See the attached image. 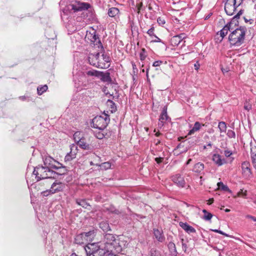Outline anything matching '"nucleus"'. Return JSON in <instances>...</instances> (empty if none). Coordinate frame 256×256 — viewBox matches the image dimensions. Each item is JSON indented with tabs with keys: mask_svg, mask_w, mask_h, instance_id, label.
<instances>
[{
	"mask_svg": "<svg viewBox=\"0 0 256 256\" xmlns=\"http://www.w3.org/2000/svg\"><path fill=\"white\" fill-rule=\"evenodd\" d=\"M44 166H46L49 170L57 168V166L56 165V164H60L56 162L50 156H46L44 158Z\"/></svg>",
	"mask_w": 256,
	"mask_h": 256,
	"instance_id": "ddd939ff",
	"label": "nucleus"
},
{
	"mask_svg": "<svg viewBox=\"0 0 256 256\" xmlns=\"http://www.w3.org/2000/svg\"><path fill=\"white\" fill-rule=\"evenodd\" d=\"M250 164L248 162H244L242 164V174L245 178H248L252 176V173L250 168Z\"/></svg>",
	"mask_w": 256,
	"mask_h": 256,
	"instance_id": "1a4fd4ad",
	"label": "nucleus"
},
{
	"mask_svg": "<svg viewBox=\"0 0 256 256\" xmlns=\"http://www.w3.org/2000/svg\"><path fill=\"white\" fill-rule=\"evenodd\" d=\"M214 198H210L208 200V205H210L213 202H214Z\"/></svg>",
	"mask_w": 256,
	"mask_h": 256,
	"instance_id": "680f3d73",
	"label": "nucleus"
},
{
	"mask_svg": "<svg viewBox=\"0 0 256 256\" xmlns=\"http://www.w3.org/2000/svg\"><path fill=\"white\" fill-rule=\"evenodd\" d=\"M226 135L230 138H236L235 132L234 130H228Z\"/></svg>",
	"mask_w": 256,
	"mask_h": 256,
	"instance_id": "ea45409f",
	"label": "nucleus"
},
{
	"mask_svg": "<svg viewBox=\"0 0 256 256\" xmlns=\"http://www.w3.org/2000/svg\"><path fill=\"white\" fill-rule=\"evenodd\" d=\"M78 151V146L74 144H72L70 146V152L68 153L64 158V161L70 162L75 158L76 157V155L77 154Z\"/></svg>",
	"mask_w": 256,
	"mask_h": 256,
	"instance_id": "9b49d317",
	"label": "nucleus"
},
{
	"mask_svg": "<svg viewBox=\"0 0 256 256\" xmlns=\"http://www.w3.org/2000/svg\"><path fill=\"white\" fill-rule=\"evenodd\" d=\"M19 98L22 100H26L27 97L26 96H22Z\"/></svg>",
	"mask_w": 256,
	"mask_h": 256,
	"instance_id": "0e129e2a",
	"label": "nucleus"
},
{
	"mask_svg": "<svg viewBox=\"0 0 256 256\" xmlns=\"http://www.w3.org/2000/svg\"><path fill=\"white\" fill-rule=\"evenodd\" d=\"M250 153L252 158L256 157V144H251Z\"/></svg>",
	"mask_w": 256,
	"mask_h": 256,
	"instance_id": "58836bf2",
	"label": "nucleus"
},
{
	"mask_svg": "<svg viewBox=\"0 0 256 256\" xmlns=\"http://www.w3.org/2000/svg\"><path fill=\"white\" fill-rule=\"evenodd\" d=\"M219 32H220V36L222 38H224L226 36V34L224 32V31L222 30H221Z\"/></svg>",
	"mask_w": 256,
	"mask_h": 256,
	"instance_id": "bf43d9fd",
	"label": "nucleus"
},
{
	"mask_svg": "<svg viewBox=\"0 0 256 256\" xmlns=\"http://www.w3.org/2000/svg\"><path fill=\"white\" fill-rule=\"evenodd\" d=\"M60 166H57V168H54L57 170V172H54L53 170V172L55 174L54 175V176H52L51 178H58L59 176H62L66 174L67 170L66 167L62 166V164H60Z\"/></svg>",
	"mask_w": 256,
	"mask_h": 256,
	"instance_id": "6ab92c4d",
	"label": "nucleus"
},
{
	"mask_svg": "<svg viewBox=\"0 0 256 256\" xmlns=\"http://www.w3.org/2000/svg\"><path fill=\"white\" fill-rule=\"evenodd\" d=\"M231 22H229L223 28L222 30L224 31V32L226 35L228 33V31H230L232 30L231 28Z\"/></svg>",
	"mask_w": 256,
	"mask_h": 256,
	"instance_id": "4c0bfd02",
	"label": "nucleus"
},
{
	"mask_svg": "<svg viewBox=\"0 0 256 256\" xmlns=\"http://www.w3.org/2000/svg\"><path fill=\"white\" fill-rule=\"evenodd\" d=\"M236 8V6L232 2V0L230 2H226L224 6V10L226 14L228 16H232Z\"/></svg>",
	"mask_w": 256,
	"mask_h": 256,
	"instance_id": "4468645a",
	"label": "nucleus"
},
{
	"mask_svg": "<svg viewBox=\"0 0 256 256\" xmlns=\"http://www.w3.org/2000/svg\"><path fill=\"white\" fill-rule=\"evenodd\" d=\"M180 226L188 234L194 233L196 232V230L192 226L188 224L186 222H180Z\"/></svg>",
	"mask_w": 256,
	"mask_h": 256,
	"instance_id": "412c9836",
	"label": "nucleus"
},
{
	"mask_svg": "<svg viewBox=\"0 0 256 256\" xmlns=\"http://www.w3.org/2000/svg\"><path fill=\"white\" fill-rule=\"evenodd\" d=\"M80 132H76L74 134V142L77 143L78 142V140H80L81 138H80Z\"/></svg>",
	"mask_w": 256,
	"mask_h": 256,
	"instance_id": "a19ab883",
	"label": "nucleus"
},
{
	"mask_svg": "<svg viewBox=\"0 0 256 256\" xmlns=\"http://www.w3.org/2000/svg\"><path fill=\"white\" fill-rule=\"evenodd\" d=\"M184 239L182 240V247L183 250L184 252H186V250L187 246H186V244L184 242Z\"/></svg>",
	"mask_w": 256,
	"mask_h": 256,
	"instance_id": "6e6d98bb",
	"label": "nucleus"
},
{
	"mask_svg": "<svg viewBox=\"0 0 256 256\" xmlns=\"http://www.w3.org/2000/svg\"><path fill=\"white\" fill-rule=\"evenodd\" d=\"M252 106L250 104L246 102L244 105V108L246 110H249L251 108Z\"/></svg>",
	"mask_w": 256,
	"mask_h": 256,
	"instance_id": "8fccbe9b",
	"label": "nucleus"
},
{
	"mask_svg": "<svg viewBox=\"0 0 256 256\" xmlns=\"http://www.w3.org/2000/svg\"><path fill=\"white\" fill-rule=\"evenodd\" d=\"M76 144L81 148L84 150L92 151L94 149V146L86 142L84 138H82L80 140H78Z\"/></svg>",
	"mask_w": 256,
	"mask_h": 256,
	"instance_id": "a211bd4d",
	"label": "nucleus"
},
{
	"mask_svg": "<svg viewBox=\"0 0 256 256\" xmlns=\"http://www.w3.org/2000/svg\"><path fill=\"white\" fill-rule=\"evenodd\" d=\"M246 218H250L253 221L256 222V218L254 216H253L250 215H247V216H246Z\"/></svg>",
	"mask_w": 256,
	"mask_h": 256,
	"instance_id": "4d7b16f0",
	"label": "nucleus"
},
{
	"mask_svg": "<svg viewBox=\"0 0 256 256\" xmlns=\"http://www.w3.org/2000/svg\"><path fill=\"white\" fill-rule=\"evenodd\" d=\"M108 16L114 18V20L119 18L120 12L118 8L116 7H112L108 8Z\"/></svg>",
	"mask_w": 256,
	"mask_h": 256,
	"instance_id": "dca6fc26",
	"label": "nucleus"
},
{
	"mask_svg": "<svg viewBox=\"0 0 256 256\" xmlns=\"http://www.w3.org/2000/svg\"><path fill=\"white\" fill-rule=\"evenodd\" d=\"M218 186L219 190H221L223 191L228 192L230 193L232 192V191L230 190L228 186L226 185H224L222 182H219L218 183Z\"/></svg>",
	"mask_w": 256,
	"mask_h": 256,
	"instance_id": "7c9ffc66",
	"label": "nucleus"
},
{
	"mask_svg": "<svg viewBox=\"0 0 256 256\" xmlns=\"http://www.w3.org/2000/svg\"><path fill=\"white\" fill-rule=\"evenodd\" d=\"M246 30L245 27L240 26L232 31L228 36L230 44L233 46H240L244 42Z\"/></svg>",
	"mask_w": 256,
	"mask_h": 256,
	"instance_id": "f03ea898",
	"label": "nucleus"
},
{
	"mask_svg": "<svg viewBox=\"0 0 256 256\" xmlns=\"http://www.w3.org/2000/svg\"><path fill=\"white\" fill-rule=\"evenodd\" d=\"M100 168L102 170H107L110 168L111 164L110 162H104L99 165Z\"/></svg>",
	"mask_w": 256,
	"mask_h": 256,
	"instance_id": "c9c22d12",
	"label": "nucleus"
},
{
	"mask_svg": "<svg viewBox=\"0 0 256 256\" xmlns=\"http://www.w3.org/2000/svg\"><path fill=\"white\" fill-rule=\"evenodd\" d=\"M76 202L78 204L85 208H86L88 206H90V204L86 202L85 200L84 199H77L76 200Z\"/></svg>",
	"mask_w": 256,
	"mask_h": 256,
	"instance_id": "c756f323",
	"label": "nucleus"
},
{
	"mask_svg": "<svg viewBox=\"0 0 256 256\" xmlns=\"http://www.w3.org/2000/svg\"><path fill=\"white\" fill-rule=\"evenodd\" d=\"M167 111V106H164L163 108V110H162V112H166Z\"/></svg>",
	"mask_w": 256,
	"mask_h": 256,
	"instance_id": "774afa93",
	"label": "nucleus"
},
{
	"mask_svg": "<svg viewBox=\"0 0 256 256\" xmlns=\"http://www.w3.org/2000/svg\"><path fill=\"white\" fill-rule=\"evenodd\" d=\"M146 54H143L142 52H140V60L142 61L144 60L146 58Z\"/></svg>",
	"mask_w": 256,
	"mask_h": 256,
	"instance_id": "603ef678",
	"label": "nucleus"
},
{
	"mask_svg": "<svg viewBox=\"0 0 256 256\" xmlns=\"http://www.w3.org/2000/svg\"><path fill=\"white\" fill-rule=\"evenodd\" d=\"M201 126L202 125L199 122H196L194 124V127L192 130H190L188 134L189 135H191L193 134L195 132L199 130L201 128Z\"/></svg>",
	"mask_w": 256,
	"mask_h": 256,
	"instance_id": "c85d7f7f",
	"label": "nucleus"
},
{
	"mask_svg": "<svg viewBox=\"0 0 256 256\" xmlns=\"http://www.w3.org/2000/svg\"><path fill=\"white\" fill-rule=\"evenodd\" d=\"M71 6L72 9L74 12H76L84 10H88L90 7V5L88 3L78 2L72 4Z\"/></svg>",
	"mask_w": 256,
	"mask_h": 256,
	"instance_id": "9d476101",
	"label": "nucleus"
},
{
	"mask_svg": "<svg viewBox=\"0 0 256 256\" xmlns=\"http://www.w3.org/2000/svg\"><path fill=\"white\" fill-rule=\"evenodd\" d=\"M168 247L170 252L172 256H176L178 254L175 244L173 242H170L168 244Z\"/></svg>",
	"mask_w": 256,
	"mask_h": 256,
	"instance_id": "a878e982",
	"label": "nucleus"
},
{
	"mask_svg": "<svg viewBox=\"0 0 256 256\" xmlns=\"http://www.w3.org/2000/svg\"><path fill=\"white\" fill-rule=\"evenodd\" d=\"M243 0H232L234 4L236 6V8L239 6L242 2Z\"/></svg>",
	"mask_w": 256,
	"mask_h": 256,
	"instance_id": "a18cd8bd",
	"label": "nucleus"
},
{
	"mask_svg": "<svg viewBox=\"0 0 256 256\" xmlns=\"http://www.w3.org/2000/svg\"><path fill=\"white\" fill-rule=\"evenodd\" d=\"M194 69L196 70H198L200 68V64L197 62L194 64Z\"/></svg>",
	"mask_w": 256,
	"mask_h": 256,
	"instance_id": "052dcab7",
	"label": "nucleus"
},
{
	"mask_svg": "<svg viewBox=\"0 0 256 256\" xmlns=\"http://www.w3.org/2000/svg\"><path fill=\"white\" fill-rule=\"evenodd\" d=\"M184 34H182L180 35L174 36L171 39V42L172 45L178 46L180 42L184 38Z\"/></svg>",
	"mask_w": 256,
	"mask_h": 256,
	"instance_id": "4be33fe9",
	"label": "nucleus"
},
{
	"mask_svg": "<svg viewBox=\"0 0 256 256\" xmlns=\"http://www.w3.org/2000/svg\"><path fill=\"white\" fill-rule=\"evenodd\" d=\"M85 38L93 43L94 45L97 46L98 48H103V46L99 37L94 30H92V32H87Z\"/></svg>",
	"mask_w": 256,
	"mask_h": 256,
	"instance_id": "0eeeda50",
	"label": "nucleus"
},
{
	"mask_svg": "<svg viewBox=\"0 0 256 256\" xmlns=\"http://www.w3.org/2000/svg\"><path fill=\"white\" fill-rule=\"evenodd\" d=\"M90 56V58H94L96 61H99L100 52H97L96 54H91Z\"/></svg>",
	"mask_w": 256,
	"mask_h": 256,
	"instance_id": "37998d69",
	"label": "nucleus"
},
{
	"mask_svg": "<svg viewBox=\"0 0 256 256\" xmlns=\"http://www.w3.org/2000/svg\"><path fill=\"white\" fill-rule=\"evenodd\" d=\"M154 238L159 242H164L165 240V236L163 230L162 229L154 228L152 230Z\"/></svg>",
	"mask_w": 256,
	"mask_h": 256,
	"instance_id": "f8f14e48",
	"label": "nucleus"
},
{
	"mask_svg": "<svg viewBox=\"0 0 256 256\" xmlns=\"http://www.w3.org/2000/svg\"><path fill=\"white\" fill-rule=\"evenodd\" d=\"M33 174L36 176L37 180L42 179L51 178L52 176H54L53 170H49L46 166H38L34 168Z\"/></svg>",
	"mask_w": 256,
	"mask_h": 256,
	"instance_id": "20e7f679",
	"label": "nucleus"
},
{
	"mask_svg": "<svg viewBox=\"0 0 256 256\" xmlns=\"http://www.w3.org/2000/svg\"><path fill=\"white\" fill-rule=\"evenodd\" d=\"M102 56L103 60L105 62L108 63V62H110V58L108 54L103 53L102 54Z\"/></svg>",
	"mask_w": 256,
	"mask_h": 256,
	"instance_id": "79ce46f5",
	"label": "nucleus"
},
{
	"mask_svg": "<svg viewBox=\"0 0 256 256\" xmlns=\"http://www.w3.org/2000/svg\"><path fill=\"white\" fill-rule=\"evenodd\" d=\"M156 161L157 162V163H160L162 162V158H156Z\"/></svg>",
	"mask_w": 256,
	"mask_h": 256,
	"instance_id": "e2e57ef3",
	"label": "nucleus"
},
{
	"mask_svg": "<svg viewBox=\"0 0 256 256\" xmlns=\"http://www.w3.org/2000/svg\"><path fill=\"white\" fill-rule=\"evenodd\" d=\"M157 22H158V24L160 26L164 25L166 22L164 20L163 18H160V17H159L157 19Z\"/></svg>",
	"mask_w": 256,
	"mask_h": 256,
	"instance_id": "49530a36",
	"label": "nucleus"
},
{
	"mask_svg": "<svg viewBox=\"0 0 256 256\" xmlns=\"http://www.w3.org/2000/svg\"><path fill=\"white\" fill-rule=\"evenodd\" d=\"M170 121L171 118L168 116V113H161L159 118L158 126L162 128L165 124Z\"/></svg>",
	"mask_w": 256,
	"mask_h": 256,
	"instance_id": "f3484780",
	"label": "nucleus"
},
{
	"mask_svg": "<svg viewBox=\"0 0 256 256\" xmlns=\"http://www.w3.org/2000/svg\"><path fill=\"white\" fill-rule=\"evenodd\" d=\"M89 63L90 64L98 68H105L106 67L105 66V64L104 66L102 65V64L99 61H96L94 58H90V56L88 58Z\"/></svg>",
	"mask_w": 256,
	"mask_h": 256,
	"instance_id": "b1692460",
	"label": "nucleus"
},
{
	"mask_svg": "<svg viewBox=\"0 0 256 256\" xmlns=\"http://www.w3.org/2000/svg\"><path fill=\"white\" fill-rule=\"evenodd\" d=\"M252 160L253 166L256 169V157L252 158Z\"/></svg>",
	"mask_w": 256,
	"mask_h": 256,
	"instance_id": "13d9d810",
	"label": "nucleus"
},
{
	"mask_svg": "<svg viewBox=\"0 0 256 256\" xmlns=\"http://www.w3.org/2000/svg\"><path fill=\"white\" fill-rule=\"evenodd\" d=\"M212 160L218 166H221L226 163L224 158H222V156L218 154H214L212 156Z\"/></svg>",
	"mask_w": 256,
	"mask_h": 256,
	"instance_id": "aec40b11",
	"label": "nucleus"
},
{
	"mask_svg": "<svg viewBox=\"0 0 256 256\" xmlns=\"http://www.w3.org/2000/svg\"><path fill=\"white\" fill-rule=\"evenodd\" d=\"M110 120V116L106 113H102L100 116H97L92 119L93 126L100 130H104Z\"/></svg>",
	"mask_w": 256,
	"mask_h": 256,
	"instance_id": "39448f33",
	"label": "nucleus"
},
{
	"mask_svg": "<svg viewBox=\"0 0 256 256\" xmlns=\"http://www.w3.org/2000/svg\"><path fill=\"white\" fill-rule=\"evenodd\" d=\"M99 227L104 232H107L111 230L108 221L102 220L99 223Z\"/></svg>",
	"mask_w": 256,
	"mask_h": 256,
	"instance_id": "393cba45",
	"label": "nucleus"
},
{
	"mask_svg": "<svg viewBox=\"0 0 256 256\" xmlns=\"http://www.w3.org/2000/svg\"><path fill=\"white\" fill-rule=\"evenodd\" d=\"M162 62L161 60H156L152 64V66L154 67H156L160 66L162 64Z\"/></svg>",
	"mask_w": 256,
	"mask_h": 256,
	"instance_id": "09e8293b",
	"label": "nucleus"
},
{
	"mask_svg": "<svg viewBox=\"0 0 256 256\" xmlns=\"http://www.w3.org/2000/svg\"><path fill=\"white\" fill-rule=\"evenodd\" d=\"M154 36L156 38V40H153L154 42H162L163 44H164V42H162V40L159 38H158L155 35Z\"/></svg>",
	"mask_w": 256,
	"mask_h": 256,
	"instance_id": "5fc2aeb1",
	"label": "nucleus"
},
{
	"mask_svg": "<svg viewBox=\"0 0 256 256\" xmlns=\"http://www.w3.org/2000/svg\"><path fill=\"white\" fill-rule=\"evenodd\" d=\"M218 128L220 130V132H226V125L225 122H220L218 123Z\"/></svg>",
	"mask_w": 256,
	"mask_h": 256,
	"instance_id": "473e14b6",
	"label": "nucleus"
},
{
	"mask_svg": "<svg viewBox=\"0 0 256 256\" xmlns=\"http://www.w3.org/2000/svg\"><path fill=\"white\" fill-rule=\"evenodd\" d=\"M100 243L102 244V246L105 248L108 252L118 253L122 252L123 249L128 244L126 240H122L120 238L111 234H104Z\"/></svg>",
	"mask_w": 256,
	"mask_h": 256,
	"instance_id": "f257e3e1",
	"label": "nucleus"
},
{
	"mask_svg": "<svg viewBox=\"0 0 256 256\" xmlns=\"http://www.w3.org/2000/svg\"><path fill=\"white\" fill-rule=\"evenodd\" d=\"M65 188V184L60 182L56 180L51 186L50 190H48L42 192V194L44 196H47L50 194L56 192H62Z\"/></svg>",
	"mask_w": 256,
	"mask_h": 256,
	"instance_id": "423d86ee",
	"label": "nucleus"
},
{
	"mask_svg": "<svg viewBox=\"0 0 256 256\" xmlns=\"http://www.w3.org/2000/svg\"><path fill=\"white\" fill-rule=\"evenodd\" d=\"M148 256H162L160 252L154 248L150 250Z\"/></svg>",
	"mask_w": 256,
	"mask_h": 256,
	"instance_id": "e433bc0d",
	"label": "nucleus"
},
{
	"mask_svg": "<svg viewBox=\"0 0 256 256\" xmlns=\"http://www.w3.org/2000/svg\"><path fill=\"white\" fill-rule=\"evenodd\" d=\"M94 230H90L88 232L82 233L81 234L78 236L76 238V240H78L80 238H84L86 240H92L95 236Z\"/></svg>",
	"mask_w": 256,
	"mask_h": 256,
	"instance_id": "2eb2a0df",
	"label": "nucleus"
},
{
	"mask_svg": "<svg viewBox=\"0 0 256 256\" xmlns=\"http://www.w3.org/2000/svg\"><path fill=\"white\" fill-rule=\"evenodd\" d=\"M224 154L226 157H230L232 154V152L231 150H226L224 151Z\"/></svg>",
	"mask_w": 256,
	"mask_h": 256,
	"instance_id": "de8ad7c7",
	"label": "nucleus"
},
{
	"mask_svg": "<svg viewBox=\"0 0 256 256\" xmlns=\"http://www.w3.org/2000/svg\"><path fill=\"white\" fill-rule=\"evenodd\" d=\"M100 74L101 73H100V71L94 70L86 72V74L88 76H94L98 78L100 77Z\"/></svg>",
	"mask_w": 256,
	"mask_h": 256,
	"instance_id": "2f4dec72",
	"label": "nucleus"
},
{
	"mask_svg": "<svg viewBox=\"0 0 256 256\" xmlns=\"http://www.w3.org/2000/svg\"><path fill=\"white\" fill-rule=\"evenodd\" d=\"M132 68L134 70L135 69H136V64L132 62Z\"/></svg>",
	"mask_w": 256,
	"mask_h": 256,
	"instance_id": "338daca9",
	"label": "nucleus"
},
{
	"mask_svg": "<svg viewBox=\"0 0 256 256\" xmlns=\"http://www.w3.org/2000/svg\"><path fill=\"white\" fill-rule=\"evenodd\" d=\"M240 16V14H237L234 18H233V20H234V19H238L239 18Z\"/></svg>",
	"mask_w": 256,
	"mask_h": 256,
	"instance_id": "69168bd1",
	"label": "nucleus"
},
{
	"mask_svg": "<svg viewBox=\"0 0 256 256\" xmlns=\"http://www.w3.org/2000/svg\"><path fill=\"white\" fill-rule=\"evenodd\" d=\"M204 169V164L201 162H198L194 166L193 171L198 174H201Z\"/></svg>",
	"mask_w": 256,
	"mask_h": 256,
	"instance_id": "bb28decb",
	"label": "nucleus"
},
{
	"mask_svg": "<svg viewBox=\"0 0 256 256\" xmlns=\"http://www.w3.org/2000/svg\"><path fill=\"white\" fill-rule=\"evenodd\" d=\"M212 230L213 232H217V233H219V234H222L224 235V236H228L226 234H225L224 232H222L220 230L215 229V230Z\"/></svg>",
	"mask_w": 256,
	"mask_h": 256,
	"instance_id": "864d4df0",
	"label": "nucleus"
},
{
	"mask_svg": "<svg viewBox=\"0 0 256 256\" xmlns=\"http://www.w3.org/2000/svg\"><path fill=\"white\" fill-rule=\"evenodd\" d=\"M96 136L97 138L101 140L104 137V135L101 132H98V134H96Z\"/></svg>",
	"mask_w": 256,
	"mask_h": 256,
	"instance_id": "3c124183",
	"label": "nucleus"
},
{
	"mask_svg": "<svg viewBox=\"0 0 256 256\" xmlns=\"http://www.w3.org/2000/svg\"><path fill=\"white\" fill-rule=\"evenodd\" d=\"M88 256H106L110 252H108L105 248L102 246V244H90L84 248Z\"/></svg>",
	"mask_w": 256,
	"mask_h": 256,
	"instance_id": "7ed1b4c3",
	"label": "nucleus"
},
{
	"mask_svg": "<svg viewBox=\"0 0 256 256\" xmlns=\"http://www.w3.org/2000/svg\"><path fill=\"white\" fill-rule=\"evenodd\" d=\"M106 105L110 108V112H115L117 110L115 103L112 100H108L106 102Z\"/></svg>",
	"mask_w": 256,
	"mask_h": 256,
	"instance_id": "cd10ccee",
	"label": "nucleus"
},
{
	"mask_svg": "<svg viewBox=\"0 0 256 256\" xmlns=\"http://www.w3.org/2000/svg\"><path fill=\"white\" fill-rule=\"evenodd\" d=\"M100 77L102 81L104 82H111L112 78L110 76V74L109 72L104 73L102 72H100Z\"/></svg>",
	"mask_w": 256,
	"mask_h": 256,
	"instance_id": "5701e85b",
	"label": "nucleus"
},
{
	"mask_svg": "<svg viewBox=\"0 0 256 256\" xmlns=\"http://www.w3.org/2000/svg\"><path fill=\"white\" fill-rule=\"evenodd\" d=\"M202 212L204 213L203 218L206 220H210L212 217V214L207 212L206 210H203Z\"/></svg>",
	"mask_w": 256,
	"mask_h": 256,
	"instance_id": "72a5a7b5",
	"label": "nucleus"
},
{
	"mask_svg": "<svg viewBox=\"0 0 256 256\" xmlns=\"http://www.w3.org/2000/svg\"><path fill=\"white\" fill-rule=\"evenodd\" d=\"M154 26H152L150 28L148 32H147V34L150 36H154L155 34H154Z\"/></svg>",
	"mask_w": 256,
	"mask_h": 256,
	"instance_id": "c03bdc74",
	"label": "nucleus"
},
{
	"mask_svg": "<svg viewBox=\"0 0 256 256\" xmlns=\"http://www.w3.org/2000/svg\"><path fill=\"white\" fill-rule=\"evenodd\" d=\"M48 88L47 85L45 84L42 86H38L37 88L38 94V95L42 94L44 92H45Z\"/></svg>",
	"mask_w": 256,
	"mask_h": 256,
	"instance_id": "f704fd0d",
	"label": "nucleus"
},
{
	"mask_svg": "<svg viewBox=\"0 0 256 256\" xmlns=\"http://www.w3.org/2000/svg\"><path fill=\"white\" fill-rule=\"evenodd\" d=\"M172 180L179 188H184L186 186V182L184 176L180 174H176L172 176Z\"/></svg>",
	"mask_w": 256,
	"mask_h": 256,
	"instance_id": "6e6552de",
	"label": "nucleus"
}]
</instances>
